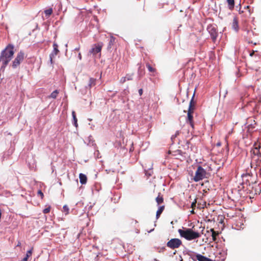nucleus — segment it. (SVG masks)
<instances>
[{
    "mask_svg": "<svg viewBox=\"0 0 261 261\" xmlns=\"http://www.w3.org/2000/svg\"><path fill=\"white\" fill-rule=\"evenodd\" d=\"M92 205H90L89 208H88V210H89L90 209H91L92 208Z\"/></svg>",
    "mask_w": 261,
    "mask_h": 261,
    "instance_id": "nucleus-41",
    "label": "nucleus"
},
{
    "mask_svg": "<svg viewBox=\"0 0 261 261\" xmlns=\"http://www.w3.org/2000/svg\"><path fill=\"white\" fill-rule=\"evenodd\" d=\"M146 66L147 68L148 71L152 73H155L156 71V70L155 68L152 67L150 64L149 63L146 64Z\"/></svg>",
    "mask_w": 261,
    "mask_h": 261,
    "instance_id": "nucleus-22",
    "label": "nucleus"
},
{
    "mask_svg": "<svg viewBox=\"0 0 261 261\" xmlns=\"http://www.w3.org/2000/svg\"><path fill=\"white\" fill-rule=\"evenodd\" d=\"M211 231L212 232V240L213 241H215L217 236L219 234V232L215 231L213 228L211 229Z\"/></svg>",
    "mask_w": 261,
    "mask_h": 261,
    "instance_id": "nucleus-20",
    "label": "nucleus"
},
{
    "mask_svg": "<svg viewBox=\"0 0 261 261\" xmlns=\"http://www.w3.org/2000/svg\"><path fill=\"white\" fill-rule=\"evenodd\" d=\"M114 38L112 36V34H110V40H109V42L108 45L107 46V49L108 51H112V47L114 45Z\"/></svg>",
    "mask_w": 261,
    "mask_h": 261,
    "instance_id": "nucleus-13",
    "label": "nucleus"
},
{
    "mask_svg": "<svg viewBox=\"0 0 261 261\" xmlns=\"http://www.w3.org/2000/svg\"><path fill=\"white\" fill-rule=\"evenodd\" d=\"M2 63V65L1 66V67L0 68V71L4 72L5 69L6 67V66L8 65V63H7V61L4 62H1Z\"/></svg>",
    "mask_w": 261,
    "mask_h": 261,
    "instance_id": "nucleus-24",
    "label": "nucleus"
},
{
    "mask_svg": "<svg viewBox=\"0 0 261 261\" xmlns=\"http://www.w3.org/2000/svg\"><path fill=\"white\" fill-rule=\"evenodd\" d=\"M260 147L259 145H257L256 143L254 144V147L250 151L252 159L253 156H259V155H261V153L259 151Z\"/></svg>",
    "mask_w": 261,
    "mask_h": 261,
    "instance_id": "nucleus-10",
    "label": "nucleus"
},
{
    "mask_svg": "<svg viewBox=\"0 0 261 261\" xmlns=\"http://www.w3.org/2000/svg\"><path fill=\"white\" fill-rule=\"evenodd\" d=\"M139 95L141 96L142 95V93H143V90L142 89H140L139 90Z\"/></svg>",
    "mask_w": 261,
    "mask_h": 261,
    "instance_id": "nucleus-32",
    "label": "nucleus"
},
{
    "mask_svg": "<svg viewBox=\"0 0 261 261\" xmlns=\"http://www.w3.org/2000/svg\"><path fill=\"white\" fill-rule=\"evenodd\" d=\"M53 47H54L53 51L49 55L50 62L51 63H53V58L55 56L57 55L58 54V53L59 52V50L58 48V45L56 43H55V42L54 43Z\"/></svg>",
    "mask_w": 261,
    "mask_h": 261,
    "instance_id": "nucleus-11",
    "label": "nucleus"
},
{
    "mask_svg": "<svg viewBox=\"0 0 261 261\" xmlns=\"http://www.w3.org/2000/svg\"><path fill=\"white\" fill-rule=\"evenodd\" d=\"M27 257H24L22 259H21L20 261H28Z\"/></svg>",
    "mask_w": 261,
    "mask_h": 261,
    "instance_id": "nucleus-35",
    "label": "nucleus"
},
{
    "mask_svg": "<svg viewBox=\"0 0 261 261\" xmlns=\"http://www.w3.org/2000/svg\"><path fill=\"white\" fill-rule=\"evenodd\" d=\"M178 232L181 237L187 240L191 241L200 237L201 234L197 231H194L191 228L179 229Z\"/></svg>",
    "mask_w": 261,
    "mask_h": 261,
    "instance_id": "nucleus-1",
    "label": "nucleus"
},
{
    "mask_svg": "<svg viewBox=\"0 0 261 261\" xmlns=\"http://www.w3.org/2000/svg\"><path fill=\"white\" fill-rule=\"evenodd\" d=\"M228 9L232 11L234 7V0H226Z\"/></svg>",
    "mask_w": 261,
    "mask_h": 261,
    "instance_id": "nucleus-17",
    "label": "nucleus"
},
{
    "mask_svg": "<svg viewBox=\"0 0 261 261\" xmlns=\"http://www.w3.org/2000/svg\"><path fill=\"white\" fill-rule=\"evenodd\" d=\"M53 13V9L51 8L48 9L44 11V13L46 16H50Z\"/></svg>",
    "mask_w": 261,
    "mask_h": 261,
    "instance_id": "nucleus-25",
    "label": "nucleus"
},
{
    "mask_svg": "<svg viewBox=\"0 0 261 261\" xmlns=\"http://www.w3.org/2000/svg\"><path fill=\"white\" fill-rule=\"evenodd\" d=\"M195 94H193V97L190 101L187 118V122L189 123L190 126L193 129L194 128V123L193 121V114L195 109V102L194 101V97Z\"/></svg>",
    "mask_w": 261,
    "mask_h": 261,
    "instance_id": "nucleus-3",
    "label": "nucleus"
},
{
    "mask_svg": "<svg viewBox=\"0 0 261 261\" xmlns=\"http://www.w3.org/2000/svg\"><path fill=\"white\" fill-rule=\"evenodd\" d=\"M251 168L254 169L261 175V155L253 156L251 163Z\"/></svg>",
    "mask_w": 261,
    "mask_h": 261,
    "instance_id": "nucleus-5",
    "label": "nucleus"
},
{
    "mask_svg": "<svg viewBox=\"0 0 261 261\" xmlns=\"http://www.w3.org/2000/svg\"><path fill=\"white\" fill-rule=\"evenodd\" d=\"M24 58V54L23 51L20 50L16 55V58L13 61L11 66L13 69L17 68L20 63L23 61Z\"/></svg>",
    "mask_w": 261,
    "mask_h": 261,
    "instance_id": "nucleus-6",
    "label": "nucleus"
},
{
    "mask_svg": "<svg viewBox=\"0 0 261 261\" xmlns=\"http://www.w3.org/2000/svg\"><path fill=\"white\" fill-rule=\"evenodd\" d=\"M63 212L65 213V214L67 215L69 213V207L67 205H65L63 207Z\"/></svg>",
    "mask_w": 261,
    "mask_h": 261,
    "instance_id": "nucleus-26",
    "label": "nucleus"
},
{
    "mask_svg": "<svg viewBox=\"0 0 261 261\" xmlns=\"http://www.w3.org/2000/svg\"><path fill=\"white\" fill-rule=\"evenodd\" d=\"M33 252V248H31L29 250H28L27 252L25 257H27V259L32 255Z\"/></svg>",
    "mask_w": 261,
    "mask_h": 261,
    "instance_id": "nucleus-27",
    "label": "nucleus"
},
{
    "mask_svg": "<svg viewBox=\"0 0 261 261\" xmlns=\"http://www.w3.org/2000/svg\"><path fill=\"white\" fill-rule=\"evenodd\" d=\"M96 80L94 78H90L89 81V83L88 85V87L89 88V89L91 88L92 87H94L96 85ZM87 88V87H86Z\"/></svg>",
    "mask_w": 261,
    "mask_h": 261,
    "instance_id": "nucleus-16",
    "label": "nucleus"
},
{
    "mask_svg": "<svg viewBox=\"0 0 261 261\" xmlns=\"http://www.w3.org/2000/svg\"><path fill=\"white\" fill-rule=\"evenodd\" d=\"M181 245V241L177 238L171 239L166 244L167 246L171 249L178 248Z\"/></svg>",
    "mask_w": 261,
    "mask_h": 261,
    "instance_id": "nucleus-7",
    "label": "nucleus"
},
{
    "mask_svg": "<svg viewBox=\"0 0 261 261\" xmlns=\"http://www.w3.org/2000/svg\"><path fill=\"white\" fill-rule=\"evenodd\" d=\"M3 189V187L1 185H0V191ZM1 195V193H0V195Z\"/></svg>",
    "mask_w": 261,
    "mask_h": 261,
    "instance_id": "nucleus-38",
    "label": "nucleus"
},
{
    "mask_svg": "<svg viewBox=\"0 0 261 261\" xmlns=\"http://www.w3.org/2000/svg\"><path fill=\"white\" fill-rule=\"evenodd\" d=\"M196 200L195 199L194 201L191 204V207L192 208H194V207L196 206Z\"/></svg>",
    "mask_w": 261,
    "mask_h": 261,
    "instance_id": "nucleus-31",
    "label": "nucleus"
},
{
    "mask_svg": "<svg viewBox=\"0 0 261 261\" xmlns=\"http://www.w3.org/2000/svg\"><path fill=\"white\" fill-rule=\"evenodd\" d=\"M195 257L198 261H213L211 259L201 254H197Z\"/></svg>",
    "mask_w": 261,
    "mask_h": 261,
    "instance_id": "nucleus-14",
    "label": "nucleus"
},
{
    "mask_svg": "<svg viewBox=\"0 0 261 261\" xmlns=\"http://www.w3.org/2000/svg\"><path fill=\"white\" fill-rule=\"evenodd\" d=\"M208 176L209 174L206 172V170L201 166H198L193 177V180L195 182H198L205 178H208Z\"/></svg>",
    "mask_w": 261,
    "mask_h": 261,
    "instance_id": "nucleus-4",
    "label": "nucleus"
},
{
    "mask_svg": "<svg viewBox=\"0 0 261 261\" xmlns=\"http://www.w3.org/2000/svg\"><path fill=\"white\" fill-rule=\"evenodd\" d=\"M59 93V91L58 90H56L55 91H54L50 95V96H49V98H52L53 99H55L56 98L58 94Z\"/></svg>",
    "mask_w": 261,
    "mask_h": 261,
    "instance_id": "nucleus-23",
    "label": "nucleus"
},
{
    "mask_svg": "<svg viewBox=\"0 0 261 261\" xmlns=\"http://www.w3.org/2000/svg\"><path fill=\"white\" fill-rule=\"evenodd\" d=\"M155 200L159 205L162 203L164 201L163 196L161 195V194L159 193L158 196L156 198Z\"/></svg>",
    "mask_w": 261,
    "mask_h": 261,
    "instance_id": "nucleus-21",
    "label": "nucleus"
},
{
    "mask_svg": "<svg viewBox=\"0 0 261 261\" xmlns=\"http://www.w3.org/2000/svg\"><path fill=\"white\" fill-rule=\"evenodd\" d=\"M217 146L218 147H220L221 145V143L220 142H218L217 144H216Z\"/></svg>",
    "mask_w": 261,
    "mask_h": 261,
    "instance_id": "nucleus-36",
    "label": "nucleus"
},
{
    "mask_svg": "<svg viewBox=\"0 0 261 261\" xmlns=\"http://www.w3.org/2000/svg\"><path fill=\"white\" fill-rule=\"evenodd\" d=\"M191 214H194V208H193V210L191 211Z\"/></svg>",
    "mask_w": 261,
    "mask_h": 261,
    "instance_id": "nucleus-39",
    "label": "nucleus"
},
{
    "mask_svg": "<svg viewBox=\"0 0 261 261\" xmlns=\"http://www.w3.org/2000/svg\"><path fill=\"white\" fill-rule=\"evenodd\" d=\"M50 211V207L48 206L43 210V213L44 214H47V213H49Z\"/></svg>",
    "mask_w": 261,
    "mask_h": 261,
    "instance_id": "nucleus-28",
    "label": "nucleus"
},
{
    "mask_svg": "<svg viewBox=\"0 0 261 261\" xmlns=\"http://www.w3.org/2000/svg\"><path fill=\"white\" fill-rule=\"evenodd\" d=\"M178 134H179V132H178V131H177V132H176V134H175V135H174V136H172V138L173 137H176L177 135H178Z\"/></svg>",
    "mask_w": 261,
    "mask_h": 261,
    "instance_id": "nucleus-33",
    "label": "nucleus"
},
{
    "mask_svg": "<svg viewBox=\"0 0 261 261\" xmlns=\"http://www.w3.org/2000/svg\"><path fill=\"white\" fill-rule=\"evenodd\" d=\"M38 195L40 196L41 199H43V197H44V195H43V192L41 191V190H39L38 191Z\"/></svg>",
    "mask_w": 261,
    "mask_h": 261,
    "instance_id": "nucleus-29",
    "label": "nucleus"
},
{
    "mask_svg": "<svg viewBox=\"0 0 261 261\" xmlns=\"http://www.w3.org/2000/svg\"><path fill=\"white\" fill-rule=\"evenodd\" d=\"M79 49H80V47H79L75 48V50H79Z\"/></svg>",
    "mask_w": 261,
    "mask_h": 261,
    "instance_id": "nucleus-40",
    "label": "nucleus"
},
{
    "mask_svg": "<svg viewBox=\"0 0 261 261\" xmlns=\"http://www.w3.org/2000/svg\"><path fill=\"white\" fill-rule=\"evenodd\" d=\"M14 54V45L12 44H9L1 52L0 62H5L7 61V63H9L12 59Z\"/></svg>",
    "mask_w": 261,
    "mask_h": 261,
    "instance_id": "nucleus-2",
    "label": "nucleus"
},
{
    "mask_svg": "<svg viewBox=\"0 0 261 261\" xmlns=\"http://www.w3.org/2000/svg\"><path fill=\"white\" fill-rule=\"evenodd\" d=\"M91 136H89V140H90V141L91 140Z\"/></svg>",
    "mask_w": 261,
    "mask_h": 261,
    "instance_id": "nucleus-42",
    "label": "nucleus"
},
{
    "mask_svg": "<svg viewBox=\"0 0 261 261\" xmlns=\"http://www.w3.org/2000/svg\"><path fill=\"white\" fill-rule=\"evenodd\" d=\"M72 116L73 117V125L76 127H77V119L76 117L75 113L74 111H72Z\"/></svg>",
    "mask_w": 261,
    "mask_h": 261,
    "instance_id": "nucleus-19",
    "label": "nucleus"
},
{
    "mask_svg": "<svg viewBox=\"0 0 261 261\" xmlns=\"http://www.w3.org/2000/svg\"><path fill=\"white\" fill-rule=\"evenodd\" d=\"M102 46L103 43L101 42L92 45L91 48L89 50V53L95 56H96L97 54H99V56H100L101 55V50Z\"/></svg>",
    "mask_w": 261,
    "mask_h": 261,
    "instance_id": "nucleus-8",
    "label": "nucleus"
},
{
    "mask_svg": "<svg viewBox=\"0 0 261 261\" xmlns=\"http://www.w3.org/2000/svg\"><path fill=\"white\" fill-rule=\"evenodd\" d=\"M231 28L236 31L238 32L239 30V20L237 17H234L231 23Z\"/></svg>",
    "mask_w": 261,
    "mask_h": 261,
    "instance_id": "nucleus-12",
    "label": "nucleus"
},
{
    "mask_svg": "<svg viewBox=\"0 0 261 261\" xmlns=\"http://www.w3.org/2000/svg\"><path fill=\"white\" fill-rule=\"evenodd\" d=\"M78 58L80 60H81L82 59V55L80 53L78 55Z\"/></svg>",
    "mask_w": 261,
    "mask_h": 261,
    "instance_id": "nucleus-34",
    "label": "nucleus"
},
{
    "mask_svg": "<svg viewBox=\"0 0 261 261\" xmlns=\"http://www.w3.org/2000/svg\"><path fill=\"white\" fill-rule=\"evenodd\" d=\"M164 208H165L164 205L160 206L159 207V208L156 212V218L157 219L160 217V215L162 213L163 211L164 210Z\"/></svg>",
    "mask_w": 261,
    "mask_h": 261,
    "instance_id": "nucleus-18",
    "label": "nucleus"
},
{
    "mask_svg": "<svg viewBox=\"0 0 261 261\" xmlns=\"http://www.w3.org/2000/svg\"><path fill=\"white\" fill-rule=\"evenodd\" d=\"M256 84H257L258 86L259 87V88L260 89H261V77L257 80Z\"/></svg>",
    "mask_w": 261,
    "mask_h": 261,
    "instance_id": "nucleus-30",
    "label": "nucleus"
},
{
    "mask_svg": "<svg viewBox=\"0 0 261 261\" xmlns=\"http://www.w3.org/2000/svg\"><path fill=\"white\" fill-rule=\"evenodd\" d=\"M154 261H159V260L158 259H155Z\"/></svg>",
    "mask_w": 261,
    "mask_h": 261,
    "instance_id": "nucleus-43",
    "label": "nucleus"
},
{
    "mask_svg": "<svg viewBox=\"0 0 261 261\" xmlns=\"http://www.w3.org/2000/svg\"><path fill=\"white\" fill-rule=\"evenodd\" d=\"M254 54V50H253V51H252L250 54V56L251 57H252V56H253Z\"/></svg>",
    "mask_w": 261,
    "mask_h": 261,
    "instance_id": "nucleus-37",
    "label": "nucleus"
},
{
    "mask_svg": "<svg viewBox=\"0 0 261 261\" xmlns=\"http://www.w3.org/2000/svg\"><path fill=\"white\" fill-rule=\"evenodd\" d=\"M80 181L81 184L84 185L86 184L87 178L85 174L80 173L79 175Z\"/></svg>",
    "mask_w": 261,
    "mask_h": 261,
    "instance_id": "nucleus-15",
    "label": "nucleus"
},
{
    "mask_svg": "<svg viewBox=\"0 0 261 261\" xmlns=\"http://www.w3.org/2000/svg\"><path fill=\"white\" fill-rule=\"evenodd\" d=\"M106 171L107 172V173H109V172H108V170H106Z\"/></svg>",
    "mask_w": 261,
    "mask_h": 261,
    "instance_id": "nucleus-44",
    "label": "nucleus"
},
{
    "mask_svg": "<svg viewBox=\"0 0 261 261\" xmlns=\"http://www.w3.org/2000/svg\"><path fill=\"white\" fill-rule=\"evenodd\" d=\"M207 30L211 35V38L214 42H215L218 37V32L216 28L212 25L208 26Z\"/></svg>",
    "mask_w": 261,
    "mask_h": 261,
    "instance_id": "nucleus-9",
    "label": "nucleus"
}]
</instances>
